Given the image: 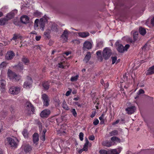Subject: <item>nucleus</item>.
Returning <instances> with one entry per match:
<instances>
[{
  "label": "nucleus",
  "mask_w": 154,
  "mask_h": 154,
  "mask_svg": "<svg viewBox=\"0 0 154 154\" xmlns=\"http://www.w3.org/2000/svg\"><path fill=\"white\" fill-rule=\"evenodd\" d=\"M18 142L19 141L17 138L13 136L7 137L5 141V144L15 148L17 147Z\"/></svg>",
  "instance_id": "1"
},
{
  "label": "nucleus",
  "mask_w": 154,
  "mask_h": 154,
  "mask_svg": "<svg viewBox=\"0 0 154 154\" xmlns=\"http://www.w3.org/2000/svg\"><path fill=\"white\" fill-rule=\"evenodd\" d=\"M8 76L11 79H15L16 80H19L20 78V76L17 75L10 69L8 70Z\"/></svg>",
  "instance_id": "2"
},
{
  "label": "nucleus",
  "mask_w": 154,
  "mask_h": 154,
  "mask_svg": "<svg viewBox=\"0 0 154 154\" xmlns=\"http://www.w3.org/2000/svg\"><path fill=\"white\" fill-rule=\"evenodd\" d=\"M112 52L111 50L108 48L104 49L103 52V55L105 59H107L111 56Z\"/></svg>",
  "instance_id": "3"
},
{
  "label": "nucleus",
  "mask_w": 154,
  "mask_h": 154,
  "mask_svg": "<svg viewBox=\"0 0 154 154\" xmlns=\"http://www.w3.org/2000/svg\"><path fill=\"white\" fill-rule=\"evenodd\" d=\"M21 87H12L9 90L10 93L12 94H17L20 91Z\"/></svg>",
  "instance_id": "4"
},
{
  "label": "nucleus",
  "mask_w": 154,
  "mask_h": 154,
  "mask_svg": "<svg viewBox=\"0 0 154 154\" xmlns=\"http://www.w3.org/2000/svg\"><path fill=\"white\" fill-rule=\"evenodd\" d=\"M26 79V81L24 83L23 86L24 88H28L31 86L32 80L31 78L29 76H27Z\"/></svg>",
  "instance_id": "5"
},
{
  "label": "nucleus",
  "mask_w": 154,
  "mask_h": 154,
  "mask_svg": "<svg viewBox=\"0 0 154 154\" xmlns=\"http://www.w3.org/2000/svg\"><path fill=\"white\" fill-rule=\"evenodd\" d=\"M130 45L128 44L126 45L125 47L122 45H119L118 47L117 50L119 52L123 53L127 51Z\"/></svg>",
  "instance_id": "6"
},
{
  "label": "nucleus",
  "mask_w": 154,
  "mask_h": 154,
  "mask_svg": "<svg viewBox=\"0 0 154 154\" xmlns=\"http://www.w3.org/2000/svg\"><path fill=\"white\" fill-rule=\"evenodd\" d=\"M47 21V19L46 17H44L40 19L39 21V26L42 31L44 30V27Z\"/></svg>",
  "instance_id": "7"
},
{
  "label": "nucleus",
  "mask_w": 154,
  "mask_h": 154,
  "mask_svg": "<svg viewBox=\"0 0 154 154\" xmlns=\"http://www.w3.org/2000/svg\"><path fill=\"white\" fill-rule=\"evenodd\" d=\"M51 113L50 111L48 109H46L42 111L40 115L41 117L45 118L48 117Z\"/></svg>",
  "instance_id": "8"
},
{
  "label": "nucleus",
  "mask_w": 154,
  "mask_h": 154,
  "mask_svg": "<svg viewBox=\"0 0 154 154\" xmlns=\"http://www.w3.org/2000/svg\"><path fill=\"white\" fill-rule=\"evenodd\" d=\"M42 98L43 100L44 105L46 106H48L49 100L48 96L46 94H43L42 95Z\"/></svg>",
  "instance_id": "9"
},
{
  "label": "nucleus",
  "mask_w": 154,
  "mask_h": 154,
  "mask_svg": "<svg viewBox=\"0 0 154 154\" xmlns=\"http://www.w3.org/2000/svg\"><path fill=\"white\" fill-rule=\"evenodd\" d=\"M69 34V32L66 29L64 31L61 36V38L63 39V42H65L67 41Z\"/></svg>",
  "instance_id": "10"
},
{
  "label": "nucleus",
  "mask_w": 154,
  "mask_h": 154,
  "mask_svg": "<svg viewBox=\"0 0 154 154\" xmlns=\"http://www.w3.org/2000/svg\"><path fill=\"white\" fill-rule=\"evenodd\" d=\"M15 55V54L13 51H9L6 53L5 55V58L8 60H11L13 58Z\"/></svg>",
  "instance_id": "11"
},
{
  "label": "nucleus",
  "mask_w": 154,
  "mask_h": 154,
  "mask_svg": "<svg viewBox=\"0 0 154 154\" xmlns=\"http://www.w3.org/2000/svg\"><path fill=\"white\" fill-rule=\"evenodd\" d=\"M92 48L91 43L88 41H85L84 43L83 48L84 50L90 49Z\"/></svg>",
  "instance_id": "12"
},
{
  "label": "nucleus",
  "mask_w": 154,
  "mask_h": 154,
  "mask_svg": "<svg viewBox=\"0 0 154 154\" xmlns=\"http://www.w3.org/2000/svg\"><path fill=\"white\" fill-rule=\"evenodd\" d=\"M136 109L135 106H132L131 107H129L126 109V111L127 113L129 114H131L133 113Z\"/></svg>",
  "instance_id": "13"
},
{
  "label": "nucleus",
  "mask_w": 154,
  "mask_h": 154,
  "mask_svg": "<svg viewBox=\"0 0 154 154\" xmlns=\"http://www.w3.org/2000/svg\"><path fill=\"white\" fill-rule=\"evenodd\" d=\"M79 37L82 38H85L89 35V33L87 32H78Z\"/></svg>",
  "instance_id": "14"
},
{
  "label": "nucleus",
  "mask_w": 154,
  "mask_h": 154,
  "mask_svg": "<svg viewBox=\"0 0 154 154\" xmlns=\"http://www.w3.org/2000/svg\"><path fill=\"white\" fill-rule=\"evenodd\" d=\"M121 150V148L111 149L109 150V154H119Z\"/></svg>",
  "instance_id": "15"
},
{
  "label": "nucleus",
  "mask_w": 154,
  "mask_h": 154,
  "mask_svg": "<svg viewBox=\"0 0 154 154\" xmlns=\"http://www.w3.org/2000/svg\"><path fill=\"white\" fill-rule=\"evenodd\" d=\"M20 20L23 23L26 24L29 23V20L27 16L23 15L21 17Z\"/></svg>",
  "instance_id": "16"
},
{
  "label": "nucleus",
  "mask_w": 154,
  "mask_h": 154,
  "mask_svg": "<svg viewBox=\"0 0 154 154\" xmlns=\"http://www.w3.org/2000/svg\"><path fill=\"white\" fill-rule=\"evenodd\" d=\"M40 134L41 135L40 138L41 139L42 141H45V133L46 132V130L45 129H44L42 131V129L40 128Z\"/></svg>",
  "instance_id": "17"
},
{
  "label": "nucleus",
  "mask_w": 154,
  "mask_h": 154,
  "mask_svg": "<svg viewBox=\"0 0 154 154\" xmlns=\"http://www.w3.org/2000/svg\"><path fill=\"white\" fill-rule=\"evenodd\" d=\"M146 74L147 75H150L154 74V65L150 67L148 69Z\"/></svg>",
  "instance_id": "18"
},
{
  "label": "nucleus",
  "mask_w": 154,
  "mask_h": 154,
  "mask_svg": "<svg viewBox=\"0 0 154 154\" xmlns=\"http://www.w3.org/2000/svg\"><path fill=\"white\" fill-rule=\"evenodd\" d=\"M91 57V54L90 52H88L84 59L83 61L86 63H87Z\"/></svg>",
  "instance_id": "19"
},
{
  "label": "nucleus",
  "mask_w": 154,
  "mask_h": 154,
  "mask_svg": "<svg viewBox=\"0 0 154 154\" xmlns=\"http://www.w3.org/2000/svg\"><path fill=\"white\" fill-rule=\"evenodd\" d=\"M102 144L103 146L107 147H109L113 145V144H112V142H109L106 140L103 142Z\"/></svg>",
  "instance_id": "20"
},
{
  "label": "nucleus",
  "mask_w": 154,
  "mask_h": 154,
  "mask_svg": "<svg viewBox=\"0 0 154 154\" xmlns=\"http://www.w3.org/2000/svg\"><path fill=\"white\" fill-rule=\"evenodd\" d=\"M12 12H10V13L8 14L6 16V19L7 21L10 20L14 17V14H13Z\"/></svg>",
  "instance_id": "21"
},
{
  "label": "nucleus",
  "mask_w": 154,
  "mask_h": 154,
  "mask_svg": "<svg viewBox=\"0 0 154 154\" xmlns=\"http://www.w3.org/2000/svg\"><path fill=\"white\" fill-rule=\"evenodd\" d=\"M139 32L140 34L143 35H145L146 32L145 29L142 27H140L139 29Z\"/></svg>",
  "instance_id": "22"
},
{
  "label": "nucleus",
  "mask_w": 154,
  "mask_h": 154,
  "mask_svg": "<svg viewBox=\"0 0 154 154\" xmlns=\"http://www.w3.org/2000/svg\"><path fill=\"white\" fill-rule=\"evenodd\" d=\"M33 141L34 143H35L38 141L39 140L38 134L36 133H34L33 136Z\"/></svg>",
  "instance_id": "23"
},
{
  "label": "nucleus",
  "mask_w": 154,
  "mask_h": 154,
  "mask_svg": "<svg viewBox=\"0 0 154 154\" xmlns=\"http://www.w3.org/2000/svg\"><path fill=\"white\" fill-rule=\"evenodd\" d=\"M49 82H44L42 84V86L45 90L48 89L49 88Z\"/></svg>",
  "instance_id": "24"
},
{
  "label": "nucleus",
  "mask_w": 154,
  "mask_h": 154,
  "mask_svg": "<svg viewBox=\"0 0 154 154\" xmlns=\"http://www.w3.org/2000/svg\"><path fill=\"white\" fill-rule=\"evenodd\" d=\"M5 81L3 79H1L0 81V87L4 89L5 85Z\"/></svg>",
  "instance_id": "25"
},
{
  "label": "nucleus",
  "mask_w": 154,
  "mask_h": 154,
  "mask_svg": "<svg viewBox=\"0 0 154 154\" xmlns=\"http://www.w3.org/2000/svg\"><path fill=\"white\" fill-rule=\"evenodd\" d=\"M39 22V20L37 19L34 22V28L35 29H36L38 26V23Z\"/></svg>",
  "instance_id": "26"
},
{
  "label": "nucleus",
  "mask_w": 154,
  "mask_h": 154,
  "mask_svg": "<svg viewBox=\"0 0 154 154\" xmlns=\"http://www.w3.org/2000/svg\"><path fill=\"white\" fill-rule=\"evenodd\" d=\"M111 139L112 142H120V139L116 137H113L111 138Z\"/></svg>",
  "instance_id": "27"
},
{
  "label": "nucleus",
  "mask_w": 154,
  "mask_h": 154,
  "mask_svg": "<svg viewBox=\"0 0 154 154\" xmlns=\"http://www.w3.org/2000/svg\"><path fill=\"white\" fill-rule=\"evenodd\" d=\"M79 77V75H76L74 76H72L70 78V80L72 82L76 81Z\"/></svg>",
  "instance_id": "28"
},
{
  "label": "nucleus",
  "mask_w": 154,
  "mask_h": 154,
  "mask_svg": "<svg viewBox=\"0 0 154 154\" xmlns=\"http://www.w3.org/2000/svg\"><path fill=\"white\" fill-rule=\"evenodd\" d=\"M133 38L134 41H137L138 39L137 35H138V32L137 31L134 32L133 33Z\"/></svg>",
  "instance_id": "29"
},
{
  "label": "nucleus",
  "mask_w": 154,
  "mask_h": 154,
  "mask_svg": "<svg viewBox=\"0 0 154 154\" xmlns=\"http://www.w3.org/2000/svg\"><path fill=\"white\" fill-rule=\"evenodd\" d=\"M7 21L6 20V19L5 18H1L0 19V25H5L6 22Z\"/></svg>",
  "instance_id": "30"
},
{
  "label": "nucleus",
  "mask_w": 154,
  "mask_h": 154,
  "mask_svg": "<svg viewBox=\"0 0 154 154\" xmlns=\"http://www.w3.org/2000/svg\"><path fill=\"white\" fill-rule=\"evenodd\" d=\"M20 36L19 34H14L13 35V38L11 39V40H12L15 41L18 38H19Z\"/></svg>",
  "instance_id": "31"
},
{
  "label": "nucleus",
  "mask_w": 154,
  "mask_h": 154,
  "mask_svg": "<svg viewBox=\"0 0 154 154\" xmlns=\"http://www.w3.org/2000/svg\"><path fill=\"white\" fill-rule=\"evenodd\" d=\"M8 63L6 62H3L0 64V69L6 67Z\"/></svg>",
  "instance_id": "32"
},
{
  "label": "nucleus",
  "mask_w": 154,
  "mask_h": 154,
  "mask_svg": "<svg viewBox=\"0 0 154 154\" xmlns=\"http://www.w3.org/2000/svg\"><path fill=\"white\" fill-rule=\"evenodd\" d=\"M104 115L103 114H102L101 116L99 117V119L100 121V124H101L104 123V119H103Z\"/></svg>",
  "instance_id": "33"
},
{
  "label": "nucleus",
  "mask_w": 154,
  "mask_h": 154,
  "mask_svg": "<svg viewBox=\"0 0 154 154\" xmlns=\"http://www.w3.org/2000/svg\"><path fill=\"white\" fill-rule=\"evenodd\" d=\"M118 134V131L116 130H114L109 133L110 136L117 135Z\"/></svg>",
  "instance_id": "34"
},
{
  "label": "nucleus",
  "mask_w": 154,
  "mask_h": 154,
  "mask_svg": "<svg viewBox=\"0 0 154 154\" xmlns=\"http://www.w3.org/2000/svg\"><path fill=\"white\" fill-rule=\"evenodd\" d=\"M22 134L25 138H27L28 137V134L26 130H24L22 132Z\"/></svg>",
  "instance_id": "35"
},
{
  "label": "nucleus",
  "mask_w": 154,
  "mask_h": 154,
  "mask_svg": "<svg viewBox=\"0 0 154 154\" xmlns=\"http://www.w3.org/2000/svg\"><path fill=\"white\" fill-rule=\"evenodd\" d=\"M99 152L100 154H109V150L107 151L105 149H102L100 150Z\"/></svg>",
  "instance_id": "36"
},
{
  "label": "nucleus",
  "mask_w": 154,
  "mask_h": 154,
  "mask_svg": "<svg viewBox=\"0 0 154 154\" xmlns=\"http://www.w3.org/2000/svg\"><path fill=\"white\" fill-rule=\"evenodd\" d=\"M26 107L28 110H30V109L32 110L33 108V107L31 104L29 103H27Z\"/></svg>",
  "instance_id": "37"
},
{
  "label": "nucleus",
  "mask_w": 154,
  "mask_h": 154,
  "mask_svg": "<svg viewBox=\"0 0 154 154\" xmlns=\"http://www.w3.org/2000/svg\"><path fill=\"white\" fill-rule=\"evenodd\" d=\"M32 148L31 146H26L24 149V151L26 153L29 152L31 151Z\"/></svg>",
  "instance_id": "38"
},
{
  "label": "nucleus",
  "mask_w": 154,
  "mask_h": 154,
  "mask_svg": "<svg viewBox=\"0 0 154 154\" xmlns=\"http://www.w3.org/2000/svg\"><path fill=\"white\" fill-rule=\"evenodd\" d=\"M103 42L102 41L98 42L97 45V46L99 48H102L103 46Z\"/></svg>",
  "instance_id": "39"
},
{
  "label": "nucleus",
  "mask_w": 154,
  "mask_h": 154,
  "mask_svg": "<svg viewBox=\"0 0 154 154\" xmlns=\"http://www.w3.org/2000/svg\"><path fill=\"white\" fill-rule=\"evenodd\" d=\"M22 61L25 64H27L29 63V60L26 57H23L22 59Z\"/></svg>",
  "instance_id": "40"
},
{
  "label": "nucleus",
  "mask_w": 154,
  "mask_h": 154,
  "mask_svg": "<svg viewBox=\"0 0 154 154\" xmlns=\"http://www.w3.org/2000/svg\"><path fill=\"white\" fill-rule=\"evenodd\" d=\"M17 67L18 69V70L21 71L23 69V65L21 64H19L17 66Z\"/></svg>",
  "instance_id": "41"
},
{
  "label": "nucleus",
  "mask_w": 154,
  "mask_h": 154,
  "mask_svg": "<svg viewBox=\"0 0 154 154\" xmlns=\"http://www.w3.org/2000/svg\"><path fill=\"white\" fill-rule=\"evenodd\" d=\"M50 31L49 30L46 31L44 32V34L47 38H48L50 35Z\"/></svg>",
  "instance_id": "42"
},
{
  "label": "nucleus",
  "mask_w": 154,
  "mask_h": 154,
  "mask_svg": "<svg viewBox=\"0 0 154 154\" xmlns=\"http://www.w3.org/2000/svg\"><path fill=\"white\" fill-rule=\"evenodd\" d=\"M71 112L74 117H76L77 115V113L76 112L75 110V109H72L71 110Z\"/></svg>",
  "instance_id": "43"
},
{
  "label": "nucleus",
  "mask_w": 154,
  "mask_h": 154,
  "mask_svg": "<svg viewBox=\"0 0 154 154\" xmlns=\"http://www.w3.org/2000/svg\"><path fill=\"white\" fill-rule=\"evenodd\" d=\"M63 107L65 109L69 110V107L65 103H63Z\"/></svg>",
  "instance_id": "44"
},
{
  "label": "nucleus",
  "mask_w": 154,
  "mask_h": 154,
  "mask_svg": "<svg viewBox=\"0 0 154 154\" xmlns=\"http://www.w3.org/2000/svg\"><path fill=\"white\" fill-rule=\"evenodd\" d=\"M84 134L82 132H80L79 134V138L81 141H82L83 140Z\"/></svg>",
  "instance_id": "45"
},
{
  "label": "nucleus",
  "mask_w": 154,
  "mask_h": 154,
  "mask_svg": "<svg viewBox=\"0 0 154 154\" xmlns=\"http://www.w3.org/2000/svg\"><path fill=\"white\" fill-rule=\"evenodd\" d=\"M65 64L63 63H58V67L62 68H64L65 66Z\"/></svg>",
  "instance_id": "46"
},
{
  "label": "nucleus",
  "mask_w": 154,
  "mask_h": 154,
  "mask_svg": "<svg viewBox=\"0 0 154 154\" xmlns=\"http://www.w3.org/2000/svg\"><path fill=\"white\" fill-rule=\"evenodd\" d=\"M112 64H114L117 60V57L115 56L114 57H112Z\"/></svg>",
  "instance_id": "47"
},
{
  "label": "nucleus",
  "mask_w": 154,
  "mask_h": 154,
  "mask_svg": "<svg viewBox=\"0 0 154 154\" xmlns=\"http://www.w3.org/2000/svg\"><path fill=\"white\" fill-rule=\"evenodd\" d=\"M99 122V120L97 119H96L94 120L93 123L94 125H96L98 124Z\"/></svg>",
  "instance_id": "48"
},
{
  "label": "nucleus",
  "mask_w": 154,
  "mask_h": 154,
  "mask_svg": "<svg viewBox=\"0 0 154 154\" xmlns=\"http://www.w3.org/2000/svg\"><path fill=\"white\" fill-rule=\"evenodd\" d=\"M144 93V91L142 89H140L138 91L137 94H143Z\"/></svg>",
  "instance_id": "49"
},
{
  "label": "nucleus",
  "mask_w": 154,
  "mask_h": 154,
  "mask_svg": "<svg viewBox=\"0 0 154 154\" xmlns=\"http://www.w3.org/2000/svg\"><path fill=\"white\" fill-rule=\"evenodd\" d=\"M72 92V90L70 89L69 91H68L66 92V95L67 96H68L70 95V94Z\"/></svg>",
  "instance_id": "50"
},
{
  "label": "nucleus",
  "mask_w": 154,
  "mask_h": 154,
  "mask_svg": "<svg viewBox=\"0 0 154 154\" xmlns=\"http://www.w3.org/2000/svg\"><path fill=\"white\" fill-rule=\"evenodd\" d=\"M89 139L91 140H93L95 139L94 136L93 135H91L89 137Z\"/></svg>",
  "instance_id": "51"
},
{
  "label": "nucleus",
  "mask_w": 154,
  "mask_h": 154,
  "mask_svg": "<svg viewBox=\"0 0 154 154\" xmlns=\"http://www.w3.org/2000/svg\"><path fill=\"white\" fill-rule=\"evenodd\" d=\"M85 141H86V142H85V144H84V146H88V144L89 142L87 138H86L85 139Z\"/></svg>",
  "instance_id": "52"
},
{
  "label": "nucleus",
  "mask_w": 154,
  "mask_h": 154,
  "mask_svg": "<svg viewBox=\"0 0 154 154\" xmlns=\"http://www.w3.org/2000/svg\"><path fill=\"white\" fill-rule=\"evenodd\" d=\"M41 37L40 35L36 36L35 37V39L37 41H39L40 40V39H41Z\"/></svg>",
  "instance_id": "53"
},
{
  "label": "nucleus",
  "mask_w": 154,
  "mask_h": 154,
  "mask_svg": "<svg viewBox=\"0 0 154 154\" xmlns=\"http://www.w3.org/2000/svg\"><path fill=\"white\" fill-rule=\"evenodd\" d=\"M151 23L152 25L154 26V16L151 19Z\"/></svg>",
  "instance_id": "54"
},
{
  "label": "nucleus",
  "mask_w": 154,
  "mask_h": 154,
  "mask_svg": "<svg viewBox=\"0 0 154 154\" xmlns=\"http://www.w3.org/2000/svg\"><path fill=\"white\" fill-rule=\"evenodd\" d=\"M88 146H84L83 148V150L84 151H86L88 150Z\"/></svg>",
  "instance_id": "55"
},
{
  "label": "nucleus",
  "mask_w": 154,
  "mask_h": 154,
  "mask_svg": "<svg viewBox=\"0 0 154 154\" xmlns=\"http://www.w3.org/2000/svg\"><path fill=\"white\" fill-rule=\"evenodd\" d=\"M17 10H14L13 11H12L11 12H13V14H14V16L17 13Z\"/></svg>",
  "instance_id": "56"
},
{
  "label": "nucleus",
  "mask_w": 154,
  "mask_h": 154,
  "mask_svg": "<svg viewBox=\"0 0 154 154\" xmlns=\"http://www.w3.org/2000/svg\"><path fill=\"white\" fill-rule=\"evenodd\" d=\"M119 120H117L115 122H114L112 123V125H116L119 123Z\"/></svg>",
  "instance_id": "57"
},
{
  "label": "nucleus",
  "mask_w": 154,
  "mask_h": 154,
  "mask_svg": "<svg viewBox=\"0 0 154 154\" xmlns=\"http://www.w3.org/2000/svg\"><path fill=\"white\" fill-rule=\"evenodd\" d=\"M97 54L99 57L101 55V52L100 51H98L97 52Z\"/></svg>",
  "instance_id": "58"
},
{
  "label": "nucleus",
  "mask_w": 154,
  "mask_h": 154,
  "mask_svg": "<svg viewBox=\"0 0 154 154\" xmlns=\"http://www.w3.org/2000/svg\"><path fill=\"white\" fill-rule=\"evenodd\" d=\"M95 114H96V112H92L91 116V118L94 117L95 116Z\"/></svg>",
  "instance_id": "59"
},
{
  "label": "nucleus",
  "mask_w": 154,
  "mask_h": 154,
  "mask_svg": "<svg viewBox=\"0 0 154 154\" xmlns=\"http://www.w3.org/2000/svg\"><path fill=\"white\" fill-rule=\"evenodd\" d=\"M109 84L107 82L105 84V88H107L109 86Z\"/></svg>",
  "instance_id": "60"
},
{
  "label": "nucleus",
  "mask_w": 154,
  "mask_h": 154,
  "mask_svg": "<svg viewBox=\"0 0 154 154\" xmlns=\"http://www.w3.org/2000/svg\"><path fill=\"white\" fill-rule=\"evenodd\" d=\"M71 53V52H66L65 53V54H66V56H68L69 54Z\"/></svg>",
  "instance_id": "61"
},
{
  "label": "nucleus",
  "mask_w": 154,
  "mask_h": 154,
  "mask_svg": "<svg viewBox=\"0 0 154 154\" xmlns=\"http://www.w3.org/2000/svg\"><path fill=\"white\" fill-rule=\"evenodd\" d=\"M84 151V150H83V149H82L79 151V153H81L83 151Z\"/></svg>",
  "instance_id": "62"
},
{
  "label": "nucleus",
  "mask_w": 154,
  "mask_h": 154,
  "mask_svg": "<svg viewBox=\"0 0 154 154\" xmlns=\"http://www.w3.org/2000/svg\"><path fill=\"white\" fill-rule=\"evenodd\" d=\"M146 46H147L146 45H145L143 47V50H145L146 49Z\"/></svg>",
  "instance_id": "63"
},
{
  "label": "nucleus",
  "mask_w": 154,
  "mask_h": 154,
  "mask_svg": "<svg viewBox=\"0 0 154 154\" xmlns=\"http://www.w3.org/2000/svg\"><path fill=\"white\" fill-rule=\"evenodd\" d=\"M3 15V13L2 12H0V17H2Z\"/></svg>",
  "instance_id": "64"
}]
</instances>
